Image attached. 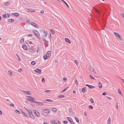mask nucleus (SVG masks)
<instances>
[{
  "label": "nucleus",
  "instance_id": "obj_6",
  "mask_svg": "<svg viewBox=\"0 0 124 124\" xmlns=\"http://www.w3.org/2000/svg\"><path fill=\"white\" fill-rule=\"evenodd\" d=\"M43 112L45 113L48 114L50 112V110L49 109H45L43 110Z\"/></svg>",
  "mask_w": 124,
  "mask_h": 124
},
{
  "label": "nucleus",
  "instance_id": "obj_12",
  "mask_svg": "<svg viewBox=\"0 0 124 124\" xmlns=\"http://www.w3.org/2000/svg\"><path fill=\"white\" fill-rule=\"evenodd\" d=\"M22 47L25 50H26L27 49V47L25 45L23 44L22 46Z\"/></svg>",
  "mask_w": 124,
  "mask_h": 124
},
{
  "label": "nucleus",
  "instance_id": "obj_33",
  "mask_svg": "<svg viewBox=\"0 0 124 124\" xmlns=\"http://www.w3.org/2000/svg\"><path fill=\"white\" fill-rule=\"evenodd\" d=\"M24 41V39L23 38L20 41V43H21L23 42Z\"/></svg>",
  "mask_w": 124,
  "mask_h": 124
},
{
  "label": "nucleus",
  "instance_id": "obj_60",
  "mask_svg": "<svg viewBox=\"0 0 124 124\" xmlns=\"http://www.w3.org/2000/svg\"><path fill=\"white\" fill-rule=\"evenodd\" d=\"M116 108L117 109H118V105L117 103H116Z\"/></svg>",
  "mask_w": 124,
  "mask_h": 124
},
{
  "label": "nucleus",
  "instance_id": "obj_9",
  "mask_svg": "<svg viewBox=\"0 0 124 124\" xmlns=\"http://www.w3.org/2000/svg\"><path fill=\"white\" fill-rule=\"evenodd\" d=\"M33 112H34L36 115L38 116L39 117L40 116V114L37 110H34L33 111Z\"/></svg>",
  "mask_w": 124,
  "mask_h": 124
},
{
  "label": "nucleus",
  "instance_id": "obj_5",
  "mask_svg": "<svg viewBox=\"0 0 124 124\" xmlns=\"http://www.w3.org/2000/svg\"><path fill=\"white\" fill-rule=\"evenodd\" d=\"M67 119L68 121L70 122L71 124H75V123L73 122L72 119L70 117H67Z\"/></svg>",
  "mask_w": 124,
  "mask_h": 124
},
{
  "label": "nucleus",
  "instance_id": "obj_20",
  "mask_svg": "<svg viewBox=\"0 0 124 124\" xmlns=\"http://www.w3.org/2000/svg\"><path fill=\"white\" fill-rule=\"evenodd\" d=\"M7 20L8 22H13L14 21V20L12 19H8Z\"/></svg>",
  "mask_w": 124,
  "mask_h": 124
},
{
  "label": "nucleus",
  "instance_id": "obj_1",
  "mask_svg": "<svg viewBox=\"0 0 124 124\" xmlns=\"http://www.w3.org/2000/svg\"><path fill=\"white\" fill-rule=\"evenodd\" d=\"M51 122L53 124H60V122L58 120L52 121Z\"/></svg>",
  "mask_w": 124,
  "mask_h": 124
},
{
  "label": "nucleus",
  "instance_id": "obj_21",
  "mask_svg": "<svg viewBox=\"0 0 124 124\" xmlns=\"http://www.w3.org/2000/svg\"><path fill=\"white\" fill-rule=\"evenodd\" d=\"M90 70L91 71H92V72H94V69L93 68V67H92V66H90Z\"/></svg>",
  "mask_w": 124,
  "mask_h": 124
},
{
  "label": "nucleus",
  "instance_id": "obj_4",
  "mask_svg": "<svg viewBox=\"0 0 124 124\" xmlns=\"http://www.w3.org/2000/svg\"><path fill=\"white\" fill-rule=\"evenodd\" d=\"M42 70L41 69H37L34 70V71L40 74L42 73L41 71Z\"/></svg>",
  "mask_w": 124,
  "mask_h": 124
},
{
  "label": "nucleus",
  "instance_id": "obj_27",
  "mask_svg": "<svg viewBox=\"0 0 124 124\" xmlns=\"http://www.w3.org/2000/svg\"><path fill=\"white\" fill-rule=\"evenodd\" d=\"M52 111L54 112H55L56 111L57 109L56 108H54L52 109Z\"/></svg>",
  "mask_w": 124,
  "mask_h": 124
},
{
  "label": "nucleus",
  "instance_id": "obj_56",
  "mask_svg": "<svg viewBox=\"0 0 124 124\" xmlns=\"http://www.w3.org/2000/svg\"><path fill=\"white\" fill-rule=\"evenodd\" d=\"M10 105L12 106V107H14V104H13L12 103H11V104H10Z\"/></svg>",
  "mask_w": 124,
  "mask_h": 124
},
{
  "label": "nucleus",
  "instance_id": "obj_44",
  "mask_svg": "<svg viewBox=\"0 0 124 124\" xmlns=\"http://www.w3.org/2000/svg\"><path fill=\"white\" fill-rule=\"evenodd\" d=\"M90 77L91 78L93 79H95L91 75H90Z\"/></svg>",
  "mask_w": 124,
  "mask_h": 124
},
{
  "label": "nucleus",
  "instance_id": "obj_64",
  "mask_svg": "<svg viewBox=\"0 0 124 124\" xmlns=\"http://www.w3.org/2000/svg\"><path fill=\"white\" fill-rule=\"evenodd\" d=\"M44 12V11L43 10H41L40 11V13H43Z\"/></svg>",
  "mask_w": 124,
  "mask_h": 124
},
{
  "label": "nucleus",
  "instance_id": "obj_28",
  "mask_svg": "<svg viewBox=\"0 0 124 124\" xmlns=\"http://www.w3.org/2000/svg\"><path fill=\"white\" fill-rule=\"evenodd\" d=\"M43 33L44 34V36L45 37H46L47 36V33L45 31H43Z\"/></svg>",
  "mask_w": 124,
  "mask_h": 124
},
{
  "label": "nucleus",
  "instance_id": "obj_7",
  "mask_svg": "<svg viewBox=\"0 0 124 124\" xmlns=\"http://www.w3.org/2000/svg\"><path fill=\"white\" fill-rule=\"evenodd\" d=\"M36 49L35 48H33V49L30 48L29 49V51L30 52H34L36 51Z\"/></svg>",
  "mask_w": 124,
  "mask_h": 124
},
{
  "label": "nucleus",
  "instance_id": "obj_42",
  "mask_svg": "<svg viewBox=\"0 0 124 124\" xmlns=\"http://www.w3.org/2000/svg\"><path fill=\"white\" fill-rule=\"evenodd\" d=\"M51 32L52 34H54V31L52 29H51Z\"/></svg>",
  "mask_w": 124,
  "mask_h": 124
},
{
  "label": "nucleus",
  "instance_id": "obj_53",
  "mask_svg": "<svg viewBox=\"0 0 124 124\" xmlns=\"http://www.w3.org/2000/svg\"><path fill=\"white\" fill-rule=\"evenodd\" d=\"M63 123L64 124H66L68 123V122L66 121H65L63 122Z\"/></svg>",
  "mask_w": 124,
  "mask_h": 124
},
{
  "label": "nucleus",
  "instance_id": "obj_62",
  "mask_svg": "<svg viewBox=\"0 0 124 124\" xmlns=\"http://www.w3.org/2000/svg\"><path fill=\"white\" fill-rule=\"evenodd\" d=\"M3 114L2 111L0 110V115H2Z\"/></svg>",
  "mask_w": 124,
  "mask_h": 124
},
{
  "label": "nucleus",
  "instance_id": "obj_8",
  "mask_svg": "<svg viewBox=\"0 0 124 124\" xmlns=\"http://www.w3.org/2000/svg\"><path fill=\"white\" fill-rule=\"evenodd\" d=\"M10 15L9 14H7L5 15H3V17L4 18H9L10 17Z\"/></svg>",
  "mask_w": 124,
  "mask_h": 124
},
{
  "label": "nucleus",
  "instance_id": "obj_46",
  "mask_svg": "<svg viewBox=\"0 0 124 124\" xmlns=\"http://www.w3.org/2000/svg\"><path fill=\"white\" fill-rule=\"evenodd\" d=\"M8 73L10 76H12V73L10 71H8Z\"/></svg>",
  "mask_w": 124,
  "mask_h": 124
},
{
  "label": "nucleus",
  "instance_id": "obj_37",
  "mask_svg": "<svg viewBox=\"0 0 124 124\" xmlns=\"http://www.w3.org/2000/svg\"><path fill=\"white\" fill-rule=\"evenodd\" d=\"M14 15L16 16H19V14L18 13H15Z\"/></svg>",
  "mask_w": 124,
  "mask_h": 124
},
{
  "label": "nucleus",
  "instance_id": "obj_48",
  "mask_svg": "<svg viewBox=\"0 0 124 124\" xmlns=\"http://www.w3.org/2000/svg\"><path fill=\"white\" fill-rule=\"evenodd\" d=\"M117 37H118V38L119 39H120V40H122V39H121V36L120 35H119Z\"/></svg>",
  "mask_w": 124,
  "mask_h": 124
},
{
  "label": "nucleus",
  "instance_id": "obj_22",
  "mask_svg": "<svg viewBox=\"0 0 124 124\" xmlns=\"http://www.w3.org/2000/svg\"><path fill=\"white\" fill-rule=\"evenodd\" d=\"M111 119L110 117L108 118L107 121L108 124H110Z\"/></svg>",
  "mask_w": 124,
  "mask_h": 124
},
{
  "label": "nucleus",
  "instance_id": "obj_51",
  "mask_svg": "<svg viewBox=\"0 0 124 124\" xmlns=\"http://www.w3.org/2000/svg\"><path fill=\"white\" fill-rule=\"evenodd\" d=\"M102 94L103 95H106L107 94V93L106 92H104V93H102Z\"/></svg>",
  "mask_w": 124,
  "mask_h": 124
},
{
  "label": "nucleus",
  "instance_id": "obj_63",
  "mask_svg": "<svg viewBox=\"0 0 124 124\" xmlns=\"http://www.w3.org/2000/svg\"><path fill=\"white\" fill-rule=\"evenodd\" d=\"M30 104L31 105L32 107H35V106L33 104Z\"/></svg>",
  "mask_w": 124,
  "mask_h": 124
},
{
  "label": "nucleus",
  "instance_id": "obj_26",
  "mask_svg": "<svg viewBox=\"0 0 124 124\" xmlns=\"http://www.w3.org/2000/svg\"><path fill=\"white\" fill-rule=\"evenodd\" d=\"M10 3L8 2H7L5 3V5L6 6H8L10 4Z\"/></svg>",
  "mask_w": 124,
  "mask_h": 124
},
{
  "label": "nucleus",
  "instance_id": "obj_30",
  "mask_svg": "<svg viewBox=\"0 0 124 124\" xmlns=\"http://www.w3.org/2000/svg\"><path fill=\"white\" fill-rule=\"evenodd\" d=\"M89 88H93L95 87L93 86H92L91 85H90L89 86Z\"/></svg>",
  "mask_w": 124,
  "mask_h": 124
},
{
  "label": "nucleus",
  "instance_id": "obj_41",
  "mask_svg": "<svg viewBox=\"0 0 124 124\" xmlns=\"http://www.w3.org/2000/svg\"><path fill=\"white\" fill-rule=\"evenodd\" d=\"M69 112H70L71 114H74V112L72 111H71V110L70 109H69Z\"/></svg>",
  "mask_w": 124,
  "mask_h": 124
},
{
  "label": "nucleus",
  "instance_id": "obj_49",
  "mask_svg": "<svg viewBox=\"0 0 124 124\" xmlns=\"http://www.w3.org/2000/svg\"><path fill=\"white\" fill-rule=\"evenodd\" d=\"M24 116L28 117V116H27L25 113L23 115Z\"/></svg>",
  "mask_w": 124,
  "mask_h": 124
},
{
  "label": "nucleus",
  "instance_id": "obj_31",
  "mask_svg": "<svg viewBox=\"0 0 124 124\" xmlns=\"http://www.w3.org/2000/svg\"><path fill=\"white\" fill-rule=\"evenodd\" d=\"M45 92L47 93H49L51 92V91L49 90H45Z\"/></svg>",
  "mask_w": 124,
  "mask_h": 124
},
{
  "label": "nucleus",
  "instance_id": "obj_16",
  "mask_svg": "<svg viewBox=\"0 0 124 124\" xmlns=\"http://www.w3.org/2000/svg\"><path fill=\"white\" fill-rule=\"evenodd\" d=\"M65 41L67 42L69 44H70L71 43V42L70 40L68 38H65Z\"/></svg>",
  "mask_w": 124,
  "mask_h": 124
},
{
  "label": "nucleus",
  "instance_id": "obj_40",
  "mask_svg": "<svg viewBox=\"0 0 124 124\" xmlns=\"http://www.w3.org/2000/svg\"><path fill=\"white\" fill-rule=\"evenodd\" d=\"M42 82H44V83L45 82L44 78H42Z\"/></svg>",
  "mask_w": 124,
  "mask_h": 124
},
{
  "label": "nucleus",
  "instance_id": "obj_32",
  "mask_svg": "<svg viewBox=\"0 0 124 124\" xmlns=\"http://www.w3.org/2000/svg\"><path fill=\"white\" fill-rule=\"evenodd\" d=\"M31 64L32 65H34L35 64V62L34 61H32L31 62Z\"/></svg>",
  "mask_w": 124,
  "mask_h": 124
},
{
  "label": "nucleus",
  "instance_id": "obj_39",
  "mask_svg": "<svg viewBox=\"0 0 124 124\" xmlns=\"http://www.w3.org/2000/svg\"><path fill=\"white\" fill-rule=\"evenodd\" d=\"M69 88L68 87H67L66 88H65L62 91V92H64L67 89Z\"/></svg>",
  "mask_w": 124,
  "mask_h": 124
},
{
  "label": "nucleus",
  "instance_id": "obj_24",
  "mask_svg": "<svg viewBox=\"0 0 124 124\" xmlns=\"http://www.w3.org/2000/svg\"><path fill=\"white\" fill-rule=\"evenodd\" d=\"M61 0L65 4L68 8H69V6L68 4L64 0Z\"/></svg>",
  "mask_w": 124,
  "mask_h": 124
},
{
  "label": "nucleus",
  "instance_id": "obj_57",
  "mask_svg": "<svg viewBox=\"0 0 124 124\" xmlns=\"http://www.w3.org/2000/svg\"><path fill=\"white\" fill-rule=\"evenodd\" d=\"M84 114H85V115L86 116H87V113H86V111H85L84 112Z\"/></svg>",
  "mask_w": 124,
  "mask_h": 124
},
{
  "label": "nucleus",
  "instance_id": "obj_34",
  "mask_svg": "<svg viewBox=\"0 0 124 124\" xmlns=\"http://www.w3.org/2000/svg\"><path fill=\"white\" fill-rule=\"evenodd\" d=\"M15 111L16 113H18L19 114H20V112L18 110H17V109L16 110H15Z\"/></svg>",
  "mask_w": 124,
  "mask_h": 124
},
{
  "label": "nucleus",
  "instance_id": "obj_19",
  "mask_svg": "<svg viewBox=\"0 0 124 124\" xmlns=\"http://www.w3.org/2000/svg\"><path fill=\"white\" fill-rule=\"evenodd\" d=\"M37 103V104H38L39 105H44V104L43 103H41L40 102H36L35 103Z\"/></svg>",
  "mask_w": 124,
  "mask_h": 124
},
{
  "label": "nucleus",
  "instance_id": "obj_50",
  "mask_svg": "<svg viewBox=\"0 0 124 124\" xmlns=\"http://www.w3.org/2000/svg\"><path fill=\"white\" fill-rule=\"evenodd\" d=\"M74 62L77 65H78V62L77 60H75L74 61Z\"/></svg>",
  "mask_w": 124,
  "mask_h": 124
},
{
  "label": "nucleus",
  "instance_id": "obj_55",
  "mask_svg": "<svg viewBox=\"0 0 124 124\" xmlns=\"http://www.w3.org/2000/svg\"><path fill=\"white\" fill-rule=\"evenodd\" d=\"M67 79V78H66L64 77L63 78V80L64 81H66Z\"/></svg>",
  "mask_w": 124,
  "mask_h": 124
},
{
  "label": "nucleus",
  "instance_id": "obj_61",
  "mask_svg": "<svg viewBox=\"0 0 124 124\" xmlns=\"http://www.w3.org/2000/svg\"><path fill=\"white\" fill-rule=\"evenodd\" d=\"M27 35L28 36H30V37L32 36V34H28Z\"/></svg>",
  "mask_w": 124,
  "mask_h": 124
},
{
  "label": "nucleus",
  "instance_id": "obj_15",
  "mask_svg": "<svg viewBox=\"0 0 124 124\" xmlns=\"http://www.w3.org/2000/svg\"><path fill=\"white\" fill-rule=\"evenodd\" d=\"M51 54V53L50 51H48L47 52L46 55L47 56H48V57H49L50 56Z\"/></svg>",
  "mask_w": 124,
  "mask_h": 124
},
{
  "label": "nucleus",
  "instance_id": "obj_35",
  "mask_svg": "<svg viewBox=\"0 0 124 124\" xmlns=\"http://www.w3.org/2000/svg\"><path fill=\"white\" fill-rule=\"evenodd\" d=\"M75 119L76 120V121L78 123L79 122V120L78 119V118H77L76 117H75Z\"/></svg>",
  "mask_w": 124,
  "mask_h": 124
},
{
  "label": "nucleus",
  "instance_id": "obj_18",
  "mask_svg": "<svg viewBox=\"0 0 124 124\" xmlns=\"http://www.w3.org/2000/svg\"><path fill=\"white\" fill-rule=\"evenodd\" d=\"M82 91L83 92L85 93L86 92L87 90L85 87H84L82 89Z\"/></svg>",
  "mask_w": 124,
  "mask_h": 124
},
{
  "label": "nucleus",
  "instance_id": "obj_13",
  "mask_svg": "<svg viewBox=\"0 0 124 124\" xmlns=\"http://www.w3.org/2000/svg\"><path fill=\"white\" fill-rule=\"evenodd\" d=\"M31 24L33 26H34L35 27H36L37 28H38L37 27V26H38V25L37 24H36L35 23L33 22H31Z\"/></svg>",
  "mask_w": 124,
  "mask_h": 124
},
{
  "label": "nucleus",
  "instance_id": "obj_58",
  "mask_svg": "<svg viewBox=\"0 0 124 124\" xmlns=\"http://www.w3.org/2000/svg\"><path fill=\"white\" fill-rule=\"evenodd\" d=\"M107 98L109 100H111V98L110 97H107Z\"/></svg>",
  "mask_w": 124,
  "mask_h": 124
},
{
  "label": "nucleus",
  "instance_id": "obj_38",
  "mask_svg": "<svg viewBox=\"0 0 124 124\" xmlns=\"http://www.w3.org/2000/svg\"><path fill=\"white\" fill-rule=\"evenodd\" d=\"M45 101H49L50 102H52L53 101V100L50 99H47Z\"/></svg>",
  "mask_w": 124,
  "mask_h": 124
},
{
  "label": "nucleus",
  "instance_id": "obj_3",
  "mask_svg": "<svg viewBox=\"0 0 124 124\" xmlns=\"http://www.w3.org/2000/svg\"><path fill=\"white\" fill-rule=\"evenodd\" d=\"M27 97L28 98V99L29 101H31L32 102L35 103L36 102V101H33V100H32V97L31 96H28Z\"/></svg>",
  "mask_w": 124,
  "mask_h": 124
},
{
  "label": "nucleus",
  "instance_id": "obj_52",
  "mask_svg": "<svg viewBox=\"0 0 124 124\" xmlns=\"http://www.w3.org/2000/svg\"><path fill=\"white\" fill-rule=\"evenodd\" d=\"M118 92L120 94H121V93L120 91V90L119 89H118Z\"/></svg>",
  "mask_w": 124,
  "mask_h": 124
},
{
  "label": "nucleus",
  "instance_id": "obj_29",
  "mask_svg": "<svg viewBox=\"0 0 124 124\" xmlns=\"http://www.w3.org/2000/svg\"><path fill=\"white\" fill-rule=\"evenodd\" d=\"M98 86L99 87L101 88L102 87V85L99 82H98Z\"/></svg>",
  "mask_w": 124,
  "mask_h": 124
},
{
  "label": "nucleus",
  "instance_id": "obj_25",
  "mask_svg": "<svg viewBox=\"0 0 124 124\" xmlns=\"http://www.w3.org/2000/svg\"><path fill=\"white\" fill-rule=\"evenodd\" d=\"M48 57H48V56H47L46 55L44 56V58L45 60H46L47 59Z\"/></svg>",
  "mask_w": 124,
  "mask_h": 124
},
{
  "label": "nucleus",
  "instance_id": "obj_23",
  "mask_svg": "<svg viewBox=\"0 0 124 124\" xmlns=\"http://www.w3.org/2000/svg\"><path fill=\"white\" fill-rule=\"evenodd\" d=\"M94 9H95V11L97 12L98 13V14L100 15H101V12H100V11H98L97 9H96L95 8H94Z\"/></svg>",
  "mask_w": 124,
  "mask_h": 124
},
{
  "label": "nucleus",
  "instance_id": "obj_47",
  "mask_svg": "<svg viewBox=\"0 0 124 124\" xmlns=\"http://www.w3.org/2000/svg\"><path fill=\"white\" fill-rule=\"evenodd\" d=\"M90 101L92 103H94L93 100L92 98H91L90 99Z\"/></svg>",
  "mask_w": 124,
  "mask_h": 124
},
{
  "label": "nucleus",
  "instance_id": "obj_17",
  "mask_svg": "<svg viewBox=\"0 0 124 124\" xmlns=\"http://www.w3.org/2000/svg\"><path fill=\"white\" fill-rule=\"evenodd\" d=\"M24 108L28 111V112H29V114L31 113V110H29L28 109V108L25 107H24Z\"/></svg>",
  "mask_w": 124,
  "mask_h": 124
},
{
  "label": "nucleus",
  "instance_id": "obj_59",
  "mask_svg": "<svg viewBox=\"0 0 124 124\" xmlns=\"http://www.w3.org/2000/svg\"><path fill=\"white\" fill-rule=\"evenodd\" d=\"M42 39L43 41L44 42H46V40L45 39V38H42Z\"/></svg>",
  "mask_w": 124,
  "mask_h": 124
},
{
  "label": "nucleus",
  "instance_id": "obj_45",
  "mask_svg": "<svg viewBox=\"0 0 124 124\" xmlns=\"http://www.w3.org/2000/svg\"><path fill=\"white\" fill-rule=\"evenodd\" d=\"M89 108L91 109H92L93 108V107L91 105H89L88 106Z\"/></svg>",
  "mask_w": 124,
  "mask_h": 124
},
{
  "label": "nucleus",
  "instance_id": "obj_2",
  "mask_svg": "<svg viewBox=\"0 0 124 124\" xmlns=\"http://www.w3.org/2000/svg\"><path fill=\"white\" fill-rule=\"evenodd\" d=\"M33 32L35 34V35L38 38H39V37L38 36L39 35V32L36 30H35L33 31Z\"/></svg>",
  "mask_w": 124,
  "mask_h": 124
},
{
  "label": "nucleus",
  "instance_id": "obj_11",
  "mask_svg": "<svg viewBox=\"0 0 124 124\" xmlns=\"http://www.w3.org/2000/svg\"><path fill=\"white\" fill-rule=\"evenodd\" d=\"M27 11L28 12H34L35 11V10L33 9H28Z\"/></svg>",
  "mask_w": 124,
  "mask_h": 124
},
{
  "label": "nucleus",
  "instance_id": "obj_43",
  "mask_svg": "<svg viewBox=\"0 0 124 124\" xmlns=\"http://www.w3.org/2000/svg\"><path fill=\"white\" fill-rule=\"evenodd\" d=\"M64 97V95H61L59 96V97L60 98H62Z\"/></svg>",
  "mask_w": 124,
  "mask_h": 124
},
{
  "label": "nucleus",
  "instance_id": "obj_36",
  "mask_svg": "<svg viewBox=\"0 0 124 124\" xmlns=\"http://www.w3.org/2000/svg\"><path fill=\"white\" fill-rule=\"evenodd\" d=\"M114 33L116 35V36L117 37L119 35L118 33L116 32H114Z\"/></svg>",
  "mask_w": 124,
  "mask_h": 124
},
{
  "label": "nucleus",
  "instance_id": "obj_14",
  "mask_svg": "<svg viewBox=\"0 0 124 124\" xmlns=\"http://www.w3.org/2000/svg\"><path fill=\"white\" fill-rule=\"evenodd\" d=\"M32 112L31 113H29V115L31 117V118H32L33 119H35V117L32 114Z\"/></svg>",
  "mask_w": 124,
  "mask_h": 124
},
{
  "label": "nucleus",
  "instance_id": "obj_54",
  "mask_svg": "<svg viewBox=\"0 0 124 124\" xmlns=\"http://www.w3.org/2000/svg\"><path fill=\"white\" fill-rule=\"evenodd\" d=\"M18 71L20 72H21L22 71V70L20 68L18 69Z\"/></svg>",
  "mask_w": 124,
  "mask_h": 124
},
{
  "label": "nucleus",
  "instance_id": "obj_10",
  "mask_svg": "<svg viewBox=\"0 0 124 124\" xmlns=\"http://www.w3.org/2000/svg\"><path fill=\"white\" fill-rule=\"evenodd\" d=\"M22 92L24 93L29 95H30L31 94V93H30L29 91H25L24 90H23Z\"/></svg>",
  "mask_w": 124,
  "mask_h": 124
}]
</instances>
